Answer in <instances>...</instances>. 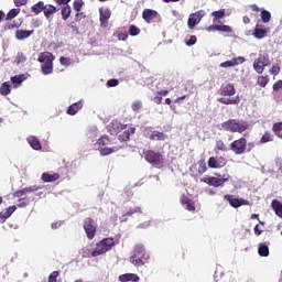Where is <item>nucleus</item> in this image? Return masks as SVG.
Returning a JSON list of instances; mask_svg holds the SVG:
<instances>
[{
  "instance_id": "f257e3e1",
  "label": "nucleus",
  "mask_w": 282,
  "mask_h": 282,
  "mask_svg": "<svg viewBox=\"0 0 282 282\" xmlns=\"http://www.w3.org/2000/svg\"><path fill=\"white\" fill-rule=\"evenodd\" d=\"M248 127L246 121L239 119H229L220 124V129L229 131V133H243Z\"/></svg>"
},
{
  "instance_id": "f03ea898",
  "label": "nucleus",
  "mask_w": 282,
  "mask_h": 282,
  "mask_svg": "<svg viewBox=\"0 0 282 282\" xmlns=\"http://www.w3.org/2000/svg\"><path fill=\"white\" fill-rule=\"evenodd\" d=\"M140 254L144 260L140 259ZM150 258L151 256L147 253V249L144 248V246L137 245L134 247L132 256L130 257V263H132V265H134L135 268H142V265H144V261H149Z\"/></svg>"
},
{
  "instance_id": "7ed1b4c3",
  "label": "nucleus",
  "mask_w": 282,
  "mask_h": 282,
  "mask_svg": "<svg viewBox=\"0 0 282 282\" xmlns=\"http://www.w3.org/2000/svg\"><path fill=\"white\" fill-rule=\"evenodd\" d=\"M42 63L41 70L44 76H50L54 72V55L50 52H43L37 58Z\"/></svg>"
},
{
  "instance_id": "20e7f679",
  "label": "nucleus",
  "mask_w": 282,
  "mask_h": 282,
  "mask_svg": "<svg viewBox=\"0 0 282 282\" xmlns=\"http://www.w3.org/2000/svg\"><path fill=\"white\" fill-rule=\"evenodd\" d=\"M116 246L113 238H104L96 243V248L91 251V257H100V254H107L111 248Z\"/></svg>"
},
{
  "instance_id": "39448f33",
  "label": "nucleus",
  "mask_w": 282,
  "mask_h": 282,
  "mask_svg": "<svg viewBox=\"0 0 282 282\" xmlns=\"http://www.w3.org/2000/svg\"><path fill=\"white\" fill-rule=\"evenodd\" d=\"M230 181V175L229 174H219L218 176H208L202 178L200 182H204L205 184H208V186H214L215 188H219L226 184V182Z\"/></svg>"
},
{
  "instance_id": "423d86ee",
  "label": "nucleus",
  "mask_w": 282,
  "mask_h": 282,
  "mask_svg": "<svg viewBox=\"0 0 282 282\" xmlns=\"http://www.w3.org/2000/svg\"><path fill=\"white\" fill-rule=\"evenodd\" d=\"M268 66H270V55H268V53H260L258 58L253 62L254 72H257V74H263Z\"/></svg>"
},
{
  "instance_id": "0eeeda50",
  "label": "nucleus",
  "mask_w": 282,
  "mask_h": 282,
  "mask_svg": "<svg viewBox=\"0 0 282 282\" xmlns=\"http://www.w3.org/2000/svg\"><path fill=\"white\" fill-rule=\"evenodd\" d=\"M144 159L153 166H162V164H164V159L162 158V154L152 150L145 152Z\"/></svg>"
},
{
  "instance_id": "6e6552de",
  "label": "nucleus",
  "mask_w": 282,
  "mask_h": 282,
  "mask_svg": "<svg viewBox=\"0 0 282 282\" xmlns=\"http://www.w3.org/2000/svg\"><path fill=\"white\" fill-rule=\"evenodd\" d=\"M206 15V12L204 10L196 11L192 14H189L188 20H187V26L189 30H194L195 25H199L202 22V19Z\"/></svg>"
},
{
  "instance_id": "1a4fd4ad",
  "label": "nucleus",
  "mask_w": 282,
  "mask_h": 282,
  "mask_svg": "<svg viewBox=\"0 0 282 282\" xmlns=\"http://www.w3.org/2000/svg\"><path fill=\"white\" fill-rule=\"evenodd\" d=\"M84 230L86 232L87 239L91 240V239H94V237H96L97 226H96V223L94 221V219H91V218L84 219Z\"/></svg>"
},
{
  "instance_id": "9d476101",
  "label": "nucleus",
  "mask_w": 282,
  "mask_h": 282,
  "mask_svg": "<svg viewBox=\"0 0 282 282\" xmlns=\"http://www.w3.org/2000/svg\"><path fill=\"white\" fill-rule=\"evenodd\" d=\"M247 143L246 138H240L230 144L231 151H234L236 155H243V153H246Z\"/></svg>"
},
{
  "instance_id": "9b49d317",
  "label": "nucleus",
  "mask_w": 282,
  "mask_h": 282,
  "mask_svg": "<svg viewBox=\"0 0 282 282\" xmlns=\"http://www.w3.org/2000/svg\"><path fill=\"white\" fill-rule=\"evenodd\" d=\"M245 61H246V57L243 56L234 57L229 61L220 63L219 67H221L223 69H230V67H237V65H243Z\"/></svg>"
},
{
  "instance_id": "f8f14e48",
  "label": "nucleus",
  "mask_w": 282,
  "mask_h": 282,
  "mask_svg": "<svg viewBox=\"0 0 282 282\" xmlns=\"http://www.w3.org/2000/svg\"><path fill=\"white\" fill-rule=\"evenodd\" d=\"M224 198L229 202L232 208H239L241 206H250V202L243 198H232V195H225Z\"/></svg>"
},
{
  "instance_id": "ddd939ff",
  "label": "nucleus",
  "mask_w": 282,
  "mask_h": 282,
  "mask_svg": "<svg viewBox=\"0 0 282 282\" xmlns=\"http://www.w3.org/2000/svg\"><path fill=\"white\" fill-rule=\"evenodd\" d=\"M41 188H43V186H29V187H24L22 189H19L17 192H14V197H24V195H28V193H36V191H41Z\"/></svg>"
},
{
  "instance_id": "4468645a",
  "label": "nucleus",
  "mask_w": 282,
  "mask_h": 282,
  "mask_svg": "<svg viewBox=\"0 0 282 282\" xmlns=\"http://www.w3.org/2000/svg\"><path fill=\"white\" fill-rule=\"evenodd\" d=\"M126 126L122 124L120 121L118 120H113L109 126H108V130L111 133V135H118V133H120V131L124 130Z\"/></svg>"
},
{
  "instance_id": "2eb2a0df",
  "label": "nucleus",
  "mask_w": 282,
  "mask_h": 282,
  "mask_svg": "<svg viewBox=\"0 0 282 282\" xmlns=\"http://www.w3.org/2000/svg\"><path fill=\"white\" fill-rule=\"evenodd\" d=\"M26 142L31 147V149H33V151H42L43 150V145H41V141L35 135H29L26 138Z\"/></svg>"
},
{
  "instance_id": "dca6fc26",
  "label": "nucleus",
  "mask_w": 282,
  "mask_h": 282,
  "mask_svg": "<svg viewBox=\"0 0 282 282\" xmlns=\"http://www.w3.org/2000/svg\"><path fill=\"white\" fill-rule=\"evenodd\" d=\"M208 32H226L227 34H230L232 33V28L226 24H223V25L215 24L208 28Z\"/></svg>"
},
{
  "instance_id": "f3484780",
  "label": "nucleus",
  "mask_w": 282,
  "mask_h": 282,
  "mask_svg": "<svg viewBox=\"0 0 282 282\" xmlns=\"http://www.w3.org/2000/svg\"><path fill=\"white\" fill-rule=\"evenodd\" d=\"M34 34V30L28 31L20 29L15 31V39L17 41H25V39H30Z\"/></svg>"
},
{
  "instance_id": "a211bd4d",
  "label": "nucleus",
  "mask_w": 282,
  "mask_h": 282,
  "mask_svg": "<svg viewBox=\"0 0 282 282\" xmlns=\"http://www.w3.org/2000/svg\"><path fill=\"white\" fill-rule=\"evenodd\" d=\"M82 108H83V100L76 101L73 105L68 106L66 113L68 116H76Z\"/></svg>"
},
{
  "instance_id": "6ab92c4d",
  "label": "nucleus",
  "mask_w": 282,
  "mask_h": 282,
  "mask_svg": "<svg viewBox=\"0 0 282 282\" xmlns=\"http://www.w3.org/2000/svg\"><path fill=\"white\" fill-rule=\"evenodd\" d=\"M99 14H100L99 19H100L101 28H107V23L111 18V12L108 9H100Z\"/></svg>"
},
{
  "instance_id": "aec40b11",
  "label": "nucleus",
  "mask_w": 282,
  "mask_h": 282,
  "mask_svg": "<svg viewBox=\"0 0 282 282\" xmlns=\"http://www.w3.org/2000/svg\"><path fill=\"white\" fill-rule=\"evenodd\" d=\"M149 140H153V141H158V142H166V140H169V137L166 134H164V132L153 131L150 134Z\"/></svg>"
},
{
  "instance_id": "412c9836",
  "label": "nucleus",
  "mask_w": 282,
  "mask_h": 282,
  "mask_svg": "<svg viewBox=\"0 0 282 282\" xmlns=\"http://www.w3.org/2000/svg\"><path fill=\"white\" fill-rule=\"evenodd\" d=\"M155 17H158V11L155 10L145 9L142 12V18L144 19V21H147V23H150L151 21H153Z\"/></svg>"
},
{
  "instance_id": "4be33fe9",
  "label": "nucleus",
  "mask_w": 282,
  "mask_h": 282,
  "mask_svg": "<svg viewBox=\"0 0 282 282\" xmlns=\"http://www.w3.org/2000/svg\"><path fill=\"white\" fill-rule=\"evenodd\" d=\"M119 281L120 282H128V281L138 282L140 281V276H138V274H134V273H124L119 275Z\"/></svg>"
},
{
  "instance_id": "5701e85b",
  "label": "nucleus",
  "mask_w": 282,
  "mask_h": 282,
  "mask_svg": "<svg viewBox=\"0 0 282 282\" xmlns=\"http://www.w3.org/2000/svg\"><path fill=\"white\" fill-rule=\"evenodd\" d=\"M17 210V206H10L6 209V212L0 213L1 224L6 221V219L12 217V214Z\"/></svg>"
},
{
  "instance_id": "b1692460",
  "label": "nucleus",
  "mask_w": 282,
  "mask_h": 282,
  "mask_svg": "<svg viewBox=\"0 0 282 282\" xmlns=\"http://www.w3.org/2000/svg\"><path fill=\"white\" fill-rule=\"evenodd\" d=\"M221 96H235L237 94V90L235 89V85L227 84L221 88Z\"/></svg>"
},
{
  "instance_id": "393cba45",
  "label": "nucleus",
  "mask_w": 282,
  "mask_h": 282,
  "mask_svg": "<svg viewBox=\"0 0 282 282\" xmlns=\"http://www.w3.org/2000/svg\"><path fill=\"white\" fill-rule=\"evenodd\" d=\"M61 178V175L58 173H54V174H50L47 172H44L42 174V180L45 182V183H50V182H56Z\"/></svg>"
},
{
  "instance_id": "a878e982",
  "label": "nucleus",
  "mask_w": 282,
  "mask_h": 282,
  "mask_svg": "<svg viewBox=\"0 0 282 282\" xmlns=\"http://www.w3.org/2000/svg\"><path fill=\"white\" fill-rule=\"evenodd\" d=\"M254 39H258V41H261V39H265L268 36V30L259 28V25L256 26L253 31Z\"/></svg>"
},
{
  "instance_id": "bb28decb",
  "label": "nucleus",
  "mask_w": 282,
  "mask_h": 282,
  "mask_svg": "<svg viewBox=\"0 0 282 282\" xmlns=\"http://www.w3.org/2000/svg\"><path fill=\"white\" fill-rule=\"evenodd\" d=\"M181 204L183 206H185L186 210L193 212L195 210V205L194 203L191 200V198L186 197V196H182L181 198Z\"/></svg>"
},
{
  "instance_id": "cd10ccee",
  "label": "nucleus",
  "mask_w": 282,
  "mask_h": 282,
  "mask_svg": "<svg viewBox=\"0 0 282 282\" xmlns=\"http://www.w3.org/2000/svg\"><path fill=\"white\" fill-rule=\"evenodd\" d=\"M258 254L259 257H270V248L265 243H260L258 246Z\"/></svg>"
},
{
  "instance_id": "c85d7f7f",
  "label": "nucleus",
  "mask_w": 282,
  "mask_h": 282,
  "mask_svg": "<svg viewBox=\"0 0 282 282\" xmlns=\"http://www.w3.org/2000/svg\"><path fill=\"white\" fill-rule=\"evenodd\" d=\"M271 206H272L275 215H278V217L282 218V204H281V202L274 199V200H272Z\"/></svg>"
},
{
  "instance_id": "c756f323",
  "label": "nucleus",
  "mask_w": 282,
  "mask_h": 282,
  "mask_svg": "<svg viewBox=\"0 0 282 282\" xmlns=\"http://www.w3.org/2000/svg\"><path fill=\"white\" fill-rule=\"evenodd\" d=\"M23 80H25V75H18V76L11 77V83L14 89H17V87H20Z\"/></svg>"
},
{
  "instance_id": "7c9ffc66",
  "label": "nucleus",
  "mask_w": 282,
  "mask_h": 282,
  "mask_svg": "<svg viewBox=\"0 0 282 282\" xmlns=\"http://www.w3.org/2000/svg\"><path fill=\"white\" fill-rule=\"evenodd\" d=\"M218 102H221L223 105H239V98L221 97L218 99Z\"/></svg>"
},
{
  "instance_id": "2f4dec72",
  "label": "nucleus",
  "mask_w": 282,
  "mask_h": 282,
  "mask_svg": "<svg viewBox=\"0 0 282 282\" xmlns=\"http://www.w3.org/2000/svg\"><path fill=\"white\" fill-rule=\"evenodd\" d=\"M44 10L45 3H43V1H40L32 7V12H34V14H41Z\"/></svg>"
},
{
  "instance_id": "473e14b6",
  "label": "nucleus",
  "mask_w": 282,
  "mask_h": 282,
  "mask_svg": "<svg viewBox=\"0 0 282 282\" xmlns=\"http://www.w3.org/2000/svg\"><path fill=\"white\" fill-rule=\"evenodd\" d=\"M54 12H56V7L52 4L44 6V17H46V19H50Z\"/></svg>"
},
{
  "instance_id": "72a5a7b5",
  "label": "nucleus",
  "mask_w": 282,
  "mask_h": 282,
  "mask_svg": "<svg viewBox=\"0 0 282 282\" xmlns=\"http://www.w3.org/2000/svg\"><path fill=\"white\" fill-rule=\"evenodd\" d=\"M207 164L209 169H221V163H219L215 156L209 158Z\"/></svg>"
},
{
  "instance_id": "f704fd0d",
  "label": "nucleus",
  "mask_w": 282,
  "mask_h": 282,
  "mask_svg": "<svg viewBox=\"0 0 282 282\" xmlns=\"http://www.w3.org/2000/svg\"><path fill=\"white\" fill-rule=\"evenodd\" d=\"M61 14H62V19L64 21H67L69 19V15L72 14V8H69V6L63 7Z\"/></svg>"
},
{
  "instance_id": "c9c22d12",
  "label": "nucleus",
  "mask_w": 282,
  "mask_h": 282,
  "mask_svg": "<svg viewBox=\"0 0 282 282\" xmlns=\"http://www.w3.org/2000/svg\"><path fill=\"white\" fill-rule=\"evenodd\" d=\"M261 19H262V23H270V20L272 19V14L270 13V11L262 9Z\"/></svg>"
},
{
  "instance_id": "e433bc0d",
  "label": "nucleus",
  "mask_w": 282,
  "mask_h": 282,
  "mask_svg": "<svg viewBox=\"0 0 282 282\" xmlns=\"http://www.w3.org/2000/svg\"><path fill=\"white\" fill-rule=\"evenodd\" d=\"M135 213H142V210L140 209V207H134L132 209H130L127 214H124L121 217V221H127V217H131V215H135Z\"/></svg>"
},
{
  "instance_id": "4c0bfd02",
  "label": "nucleus",
  "mask_w": 282,
  "mask_h": 282,
  "mask_svg": "<svg viewBox=\"0 0 282 282\" xmlns=\"http://www.w3.org/2000/svg\"><path fill=\"white\" fill-rule=\"evenodd\" d=\"M10 83L6 82L0 87V94L1 96H8L10 95Z\"/></svg>"
},
{
  "instance_id": "58836bf2",
  "label": "nucleus",
  "mask_w": 282,
  "mask_h": 282,
  "mask_svg": "<svg viewBox=\"0 0 282 282\" xmlns=\"http://www.w3.org/2000/svg\"><path fill=\"white\" fill-rule=\"evenodd\" d=\"M21 12V9H11L7 14V21H12Z\"/></svg>"
},
{
  "instance_id": "ea45409f",
  "label": "nucleus",
  "mask_w": 282,
  "mask_h": 282,
  "mask_svg": "<svg viewBox=\"0 0 282 282\" xmlns=\"http://www.w3.org/2000/svg\"><path fill=\"white\" fill-rule=\"evenodd\" d=\"M268 83H270V78L268 76H259L258 77L257 84L260 87H265L268 85Z\"/></svg>"
},
{
  "instance_id": "a19ab883",
  "label": "nucleus",
  "mask_w": 282,
  "mask_h": 282,
  "mask_svg": "<svg viewBox=\"0 0 282 282\" xmlns=\"http://www.w3.org/2000/svg\"><path fill=\"white\" fill-rule=\"evenodd\" d=\"M98 151L100 152V155H111V153H113V149L108 147H98Z\"/></svg>"
},
{
  "instance_id": "79ce46f5",
  "label": "nucleus",
  "mask_w": 282,
  "mask_h": 282,
  "mask_svg": "<svg viewBox=\"0 0 282 282\" xmlns=\"http://www.w3.org/2000/svg\"><path fill=\"white\" fill-rule=\"evenodd\" d=\"M226 12L224 10H219V11H214L212 13V17H214V23L215 21H219V19H224Z\"/></svg>"
},
{
  "instance_id": "37998d69",
  "label": "nucleus",
  "mask_w": 282,
  "mask_h": 282,
  "mask_svg": "<svg viewBox=\"0 0 282 282\" xmlns=\"http://www.w3.org/2000/svg\"><path fill=\"white\" fill-rule=\"evenodd\" d=\"M273 131H274L275 135H278V138L282 139V122L275 123L273 126Z\"/></svg>"
},
{
  "instance_id": "c03bdc74",
  "label": "nucleus",
  "mask_w": 282,
  "mask_h": 282,
  "mask_svg": "<svg viewBox=\"0 0 282 282\" xmlns=\"http://www.w3.org/2000/svg\"><path fill=\"white\" fill-rule=\"evenodd\" d=\"M98 147L105 148L107 144H109V137L104 135L97 141Z\"/></svg>"
},
{
  "instance_id": "a18cd8bd",
  "label": "nucleus",
  "mask_w": 282,
  "mask_h": 282,
  "mask_svg": "<svg viewBox=\"0 0 282 282\" xmlns=\"http://www.w3.org/2000/svg\"><path fill=\"white\" fill-rule=\"evenodd\" d=\"M273 138L270 133H264L261 139L260 142L261 144H265L267 142H272Z\"/></svg>"
},
{
  "instance_id": "49530a36",
  "label": "nucleus",
  "mask_w": 282,
  "mask_h": 282,
  "mask_svg": "<svg viewBox=\"0 0 282 282\" xmlns=\"http://www.w3.org/2000/svg\"><path fill=\"white\" fill-rule=\"evenodd\" d=\"M59 63L64 67H69V65H72V59H69L68 57L62 56L59 57Z\"/></svg>"
},
{
  "instance_id": "de8ad7c7",
  "label": "nucleus",
  "mask_w": 282,
  "mask_h": 282,
  "mask_svg": "<svg viewBox=\"0 0 282 282\" xmlns=\"http://www.w3.org/2000/svg\"><path fill=\"white\" fill-rule=\"evenodd\" d=\"M129 34L130 36H138V34H140V30L135 25H130Z\"/></svg>"
},
{
  "instance_id": "09e8293b",
  "label": "nucleus",
  "mask_w": 282,
  "mask_h": 282,
  "mask_svg": "<svg viewBox=\"0 0 282 282\" xmlns=\"http://www.w3.org/2000/svg\"><path fill=\"white\" fill-rule=\"evenodd\" d=\"M131 109H132V111H140V109H142V101L135 100V101L131 105Z\"/></svg>"
},
{
  "instance_id": "8fccbe9b",
  "label": "nucleus",
  "mask_w": 282,
  "mask_h": 282,
  "mask_svg": "<svg viewBox=\"0 0 282 282\" xmlns=\"http://www.w3.org/2000/svg\"><path fill=\"white\" fill-rule=\"evenodd\" d=\"M195 43H197V36L195 35H191V37L185 41V45H187V47H192V45H195Z\"/></svg>"
},
{
  "instance_id": "3c124183",
  "label": "nucleus",
  "mask_w": 282,
  "mask_h": 282,
  "mask_svg": "<svg viewBox=\"0 0 282 282\" xmlns=\"http://www.w3.org/2000/svg\"><path fill=\"white\" fill-rule=\"evenodd\" d=\"M73 7L76 12H80L83 8V0H75Z\"/></svg>"
},
{
  "instance_id": "603ef678",
  "label": "nucleus",
  "mask_w": 282,
  "mask_h": 282,
  "mask_svg": "<svg viewBox=\"0 0 282 282\" xmlns=\"http://www.w3.org/2000/svg\"><path fill=\"white\" fill-rule=\"evenodd\" d=\"M280 73L281 67H279V65H273L270 69V74H272V76H279Z\"/></svg>"
},
{
  "instance_id": "864d4df0",
  "label": "nucleus",
  "mask_w": 282,
  "mask_h": 282,
  "mask_svg": "<svg viewBox=\"0 0 282 282\" xmlns=\"http://www.w3.org/2000/svg\"><path fill=\"white\" fill-rule=\"evenodd\" d=\"M131 138V132L124 131L119 135V140H122V142H127Z\"/></svg>"
},
{
  "instance_id": "5fc2aeb1",
  "label": "nucleus",
  "mask_w": 282,
  "mask_h": 282,
  "mask_svg": "<svg viewBox=\"0 0 282 282\" xmlns=\"http://www.w3.org/2000/svg\"><path fill=\"white\" fill-rule=\"evenodd\" d=\"M118 85H120V82L116 78L109 79L107 82V87H118Z\"/></svg>"
},
{
  "instance_id": "6e6d98bb",
  "label": "nucleus",
  "mask_w": 282,
  "mask_h": 282,
  "mask_svg": "<svg viewBox=\"0 0 282 282\" xmlns=\"http://www.w3.org/2000/svg\"><path fill=\"white\" fill-rule=\"evenodd\" d=\"M56 279H58V271H53L48 276V282H56Z\"/></svg>"
},
{
  "instance_id": "4d7b16f0",
  "label": "nucleus",
  "mask_w": 282,
  "mask_h": 282,
  "mask_svg": "<svg viewBox=\"0 0 282 282\" xmlns=\"http://www.w3.org/2000/svg\"><path fill=\"white\" fill-rule=\"evenodd\" d=\"M216 147H217L218 151H227L226 144L221 140L216 142Z\"/></svg>"
},
{
  "instance_id": "13d9d810",
  "label": "nucleus",
  "mask_w": 282,
  "mask_h": 282,
  "mask_svg": "<svg viewBox=\"0 0 282 282\" xmlns=\"http://www.w3.org/2000/svg\"><path fill=\"white\" fill-rule=\"evenodd\" d=\"M63 226V221H56L51 225L52 230H58Z\"/></svg>"
},
{
  "instance_id": "bf43d9fd",
  "label": "nucleus",
  "mask_w": 282,
  "mask_h": 282,
  "mask_svg": "<svg viewBox=\"0 0 282 282\" xmlns=\"http://www.w3.org/2000/svg\"><path fill=\"white\" fill-rule=\"evenodd\" d=\"M279 89H282V80H278L273 84V91H279Z\"/></svg>"
},
{
  "instance_id": "052dcab7",
  "label": "nucleus",
  "mask_w": 282,
  "mask_h": 282,
  "mask_svg": "<svg viewBox=\"0 0 282 282\" xmlns=\"http://www.w3.org/2000/svg\"><path fill=\"white\" fill-rule=\"evenodd\" d=\"M98 129L96 128H91L90 130L87 131V135L88 138H94V135H96Z\"/></svg>"
},
{
  "instance_id": "680f3d73",
  "label": "nucleus",
  "mask_w": 282,
  "mask_h": 282,
  "mask_svg": "<svg viewBox=\"0 0 282 282\" xmlns=\"http://www.w3.org/2000/svg\"><path fill=\"white\" fill-rule=\"evenodd\" d=\"M17 61L18 63H25V56L23 55V53H18Z\"/></svg>"
},
{
  "instance_id": "e2e57ef3",
  "label": "nucleus",
  "mask_w": 282,
  "mask_h": 282,
  "mask_svg": "<svg viewBox=\"0 0 282 282\" xmlns=\"http://www.w3.org/2000/svg\"><path fill=\"white\" fill-rule=\"evenodd\" d=\"M253 232H254V235H257V237H259V236H261L263 230H260L259 225H256L254 228H253Z\"/></svg>"
},
{
  "instance_id": "0e129e2a",
  "label": "nucleus",
  "mask_w": 282,
  "mask_h": 282,
  "mask_svg": "<svg viewBox=\"0 0 282 282\" xmlns=\"http://www.w3.org/2000/svg\"><path fill=\"white\" fill-rule=\"evenodd\" d=\"M216 160H217L218 164H220V167L226 165V159L225 158H216Z\"/></svg>"
},
{
  "instance_id": "69168bd1",
  "label": "nucleus",
  "mask_w": 282,
  "mask_h": 282,
  "mask_svg": "<svg viewBox=\"0 0 282 282\" xmlns=\"http://www.w3.org/2000/svg\"><path fill=\"white\" fill-rule=\"evenodd\" d=\"M154 102L156 105H160L162 102V96L160 94H158L155 97H154Z\"/></svg>"
},
{
  "instance_id": "338daca9",
  "label": "nucleus",
  "mask_w": 282,
  "mask_h": 282,
  "mask_svg": "<svg viewBox=\"0 0 282 282\" xmlns=\"http://www.w3.org/2000/svg\"><path fill=\"white\" fill-rule=\"evenodd\" d=\"M17 8H21V6H23L25 3V0H13Z\"/></svg>"
},
{
  "instance_id": "774afa93",
  "label": "nucleus",
  "mask_w": 282,
  "mask_h": 282,
  "mask_svg": "<svg viewBox=\"0 0 282 282\" xmlns=\"http://www.w3.org/2000/svg\"><path fill=\"white\" fill-rule=\"evenodd\" d=\"M198 173H200V174L206 173V165H200L198 167Z\"/></svg>"
}]
</instances>
